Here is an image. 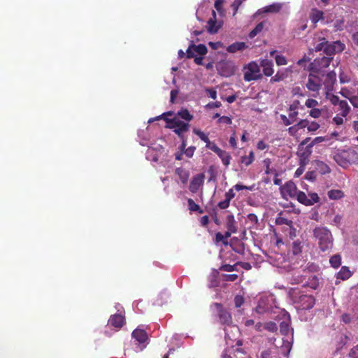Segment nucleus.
Instances as JSON below:
<instances>
[{"mask_svg": "<svg viewBox=\"0 0 358 358\" xmlns=\"http://www.w3.org/2000/svg\"><path fill=\"white\" fill-rule=\"evenodd\" d=\"M196 148L194 146H190L186 148L182 153H184L187 157H192L194 155Z\"/></svg>", "mask_w": 358, "mask_h": 358, "instance_id": "nucleus-54", "label": "nucleus"}, {"mask_svg": "<svg viewBox=\"0 0 358 358\" xmlns=\"http://www.w3.org/2000/svg\"><path fill=\"white\" fill-rule=\"evenodd\" d=\"M193 132L197 135L200 139L203 141H204L205 143L208 141V139L209 138L208 137L207 135H206L204 134V132H203L202 131H201L200 129H193Z\"/></svg>", "mask_w": 358, "mask_h": 358, "instance_id": "nucleus-46", "label": "nucleus"}, {"mask_svg": "<svg viewBox=\"0 0 358 358\" xmlns=\"http://www.w3.org/2000/svg\"><path fill=\"white\" fill-rule=\"evenodd\" d=\"M296 197L299 203L306 206H312L320 201L317 193H309L306 195L303 192L298 191Z\"/></svg>", "mask_w": 358, "mask_h": 358, "instance_id": "nucleus-9", "label": "nucleus"}, {"mask_svg": "<svg viewBox=\"0 0 358 358\" xmlns=\"http://www.w3.org/2000/svg\"><path fill=\"white\" fill-rule=\"evenodd\" d=\"M204 180V175L203 173L194 176L189 184V189L192 193H196L200 187L203 185Z\"/></svg>", "mask_w": 358, "mask_h": 358, "instance_id": "nucleus-12", "label": "nucleus"}, {"mask_svg": "<svg viewBox=\"0 0 358 358\" xmlns=\"http://www.w3.org/2000/svg\"><path fill=\"white\" fill-rule=\"evenodd\" d=\"M321 115H322V110L317 108H312L309 111V115L313 118H318L321 116Z\"/></svg>", "mask_w": 358, "mask_h": 358, "instance_id": "nucleus-50", "label": "nucleus"}, {"mask_svg": "<svg viewBox=\"0 0 358 358\" xmlns=\"http://www.w3.org/2000/svg\"><path fill=\"white\" fill-rule=\"evenodd\" d=\"M282 6L280 3H273L264 8V13H278Z\"/></svg>", "mask_w": 358, "mask_h": 358, "instance_id": "nucleus-37", "label": "nucleus"}, {"mask_svg": "<svg viewBox=\"0 0 358 358\" xmlns=\"http://www.w3.org/2000/svg\"><path fill=\"white\" fill-rule=\"evenodd\" d=\"M176 174L179 177L182 184H186L188 181L189 173L184 168L179 167L176 169Z\"/></svg>", "mask_w": 358, "mask_h": 358, "instance_id": "nucleus-21", "label": "nucleus"}, {"mask_svg": "<svg viewBox=\"0 0 358 358\" xmlns=\"http://www.w3.org/2000/svg\"><path fill=\"white\" fill-rule=\"evenodd\" d=\"M299 303L303 309H310L315 304V299L312 296L301 295L299 296Z\"/></svg>", "mask_w": 358, "mask_h": 358, "instance_id": "nucleus-14", "label": "nucleus"}, {"mask_svg": "<svg viewBox=\"0 0 358 358\" xmlns=\"http://www.w3.org/2000/svg\"><path fill=\"white\" fill-rule=\"evenodd\" d=\"M285 77H286V76H285V73L278 71L274 76L271 77L270 82L271 83L280 82L281 80H283L285 78Z\"/></svg>", "mask_w": 358, "mask_h": 358, "instance_id": "nucleus-40", "label": "nucleus"}, {"mask_svg": "<svg viewBox=\"0 0 358 358\" xmlns=\"http://www.w3.org/2000/svg\"><path fill=\"white\" fill-rule=\"evenodd\" d=\"M350 100L351 104L355 107L358 108V92L357 95H353L350 96H347Z\"/></svg>", "mask_w": 358, "mask_h": 358, "instance_id": "nucleus-55", "label": "nucleus"}, {"mask_svg": "<svg viewBox=\"0 0 358 358\" xmlns=\"http://www.w3.org/2000/svg\"><path fill=\"white\" fill-rule=\"evenodd\" d=\"M302 244L299 240L293 242L291 251L294 255H297L302 252Z\"/></svg>", "mask_w": 358, "mask_h": 358, "instance_id": "nucleus-35", "label": "nucleus"}, {"mask_svg": "<svg viewBox=\"0 0 358 358\" xmlns=\"http://www.w3.org/2000/svg\"><path fill=\"white\" fill-rule=\"evenodd\" d=\"M169 124V127L173 129V131L178 136L179 138H183L184 134L189 129V124L184 122L180 120L178 117L173 119H165Z\"/></svg>", "mask_w": 358, "mask_h": 358, "instance_id": "nucleus-5", "label": "nucleus"}, {"mask_svg": "<svg viewBox=\"0 0 358 358\" xmlns=\"http://www.w3.org/2000/svg\"><path fill=\"white\" fill-rule=\"evenodd\" d=\"M308 125V120L307 119L301 120L296 126L299 129L307 127Z\"/></svg>", "mask_w": 358, "mask_h": 358, "instance_id": "nucleus-63", "label": "nucleus"}, {"mask_svg": "<svg viewBox=\"0 0 358 358\" xmlns=\"http://www.w3.org/2000/svg\"><path fill=\"white\" fill-rule=\"evenodd\" d=\"M276 64L278 66H282L287 64V59L285 57L281 55H277L275 57Z\"/></svg>", "mask_w": 358, "mask_h": 358, "instance_id": "nucleus-47", "label": "nucleus"}, {"mask_svg": "<svg viewBox=\"0 0 358 358\" xmlns=\"http://www.w3.org/2000/svg\"><path fill=\"white\" fill-rule=\"evenodd\" d=\"M351 271L348 266H342L340 271L338 273V278L346 280L351 276Z\"/></svg>", "mask_w": 358, "mask_h": 358, "instance_id": "nucleus-28", "label": "nucleus"}, {"mask_svg": "<svg viewBox=\"0 0 358 358\" xmlns=\"http://www.w3.org/2000/svg\"><path fill=\"white\" fill-rule=\"evenodd\" d=\"M214 19L208 21V31L210 34H215L218 31L219 27L216 26L215 12L213 11Z\"/></svg>", "mask_w": 358, "mask_h": 358, "instance_id": "nucleus-27", "label": "nucleus"}, {"mask_svg": "<svg viewBox=\"0 0 358 358\" xmlns=\"http://www.w3.org/2000/svg\"><path fill=\"white\" fill-rule=\"evenodd\" d=\"M214 306L217 308V315L220 323L222 324L230 325L232 323V317L229 311L223 308L220 303H215Z\"/></svg>", "mask_w": 358, "mask_h": 358, "instance_id": "nucleus-11", "label": "nucleus"}, {"mask_svg": "<svg viewBox=\"0 0 358 358\" xmlns=\"http://www.w3.org/2000/svg\"><path fill=\"white\" fill-rule=\"evenodd\" d=\"M264 162L266 164L265 173L266 174H270V173L273 172L275 176H278V174L276 172V171L275 169H270V160L269 159H266V160H264Z\"/></svg>", "mask_w": 358, "mask_h": 358, "instance_id": "nucleus-53", "label": "nucleus"}, {"mask_svg": "<svg viewBox=\"0 0 358 358\" xmlns=\"http://www.w3.org/2000/svg\"><path fill=\"white\" fill-rule=\"evenodd\" d=\"M242 4L241 0H234V1L231 4V8L234 10V15H235L238 10L239 6Z\"/></svg>", "mask_w": 358, "mask_h": 358, "instance_id": "nucleus-60", "label": "nucleus"}, {"mask_svg": "<svg viewBox=\"0 0 358 358\" xmlns=\"http://www.w3.org/2000/svg\"><path fill=\"white\" fill-rule=\"evenodd\" d=\"M247 47L244 42H236L228 46L227 50L231 53H235L237 51H241Z\"/></svg>", "mask_w": 358, "mask_h": 358, "instance_id": "nucleus-24", "label": "nucleus"}, {"mask_svg": "<svg viewBox=\"0 0 358 358\" xmlns=\"http://www.w3.org/2000/svg\"><path fill=\"white\" fill-rule=\"evenodd\" d=\"M349 357L350 358H358V345L351 349Z\"/></svg>", "mask_w": 358, "mask_h": 358, "instance_id": "nucleus-64", "label": "nucleus"}, {"mask_svg": "<svg viewBox=\"0 0 358 358\" xmlns=\"http://www.w3.org/2000/svg\"><path fill=\"white\" fill-rule=\"evenodd\" d=\"M226 227L230 231H233V233H236L238 231V227L236 225V222L235 220L234 216L232 214L227 215V222H226Z\"/></svg>", "mask_w": 358, "mask_h": 358, "instance_id": "nucleus-19", "label": "nucleus"}, {"mask_svg": "<svg viewBox=\"0 0 358 358\" xmlns=\"http://www.w3.org/2000/svg\"><path fill=\"white\" fill-rule=\"evenodd\" d=\"M274 300L273 296L272 294L266 296L261 298L258 304L255 308V311L259 314H264L266 313H271L273 309V306L271 302Z\"/></svg>", "mask_w": 358, "mask_h": 358, "instance_id": "nucleus-8", "label": "nucleus"}, {"mask_svg": "<svg viewBox=\"0 0 358 358\" xmlns=\"http://www.w3.org/2000/svg\"><path fill=\"white\" fill-rule=\"evenodd\" d=\"M329 263L334 268H338L341 264V256L339 254L333 255L330 259Z\"/></svg>", "mask_w": 358, "mask_h": 358, "instance_id": "nucleus-33", "label": "nucleus"}, {"mask_svg": "<svg viewBox=\"0 0 358 358\" xmlns=\"http://www.w3.org/2000/svg\"><path fill=\"white\" fill-rule=\"evenodd\" d=\"M333 57L323 56L315 58L310 62L308 70L316 73L325 75V90L327 91L332 90L336 81V74L334 71L327 72L325 69L329 66Z\"/></svg>", "mask_w": 358, "mask_h": 358, "instance_id": "nucleus-1", "label": "nucleus"}, {"mask_svg": "<svg viewBox=\"0 0 358 358\" xmlns=\"http://www.w3.org/2000/svg\"><path fill=\"white\" fill-rule=\"evenodd\" d=\"M206 147L212 151H213L215 153H217L221 149L215 143L210 141L208 139V141H207L206 142Z\"/></svg>", "mask_w": 358, "mask_h": 358, "instance_id": "nucleus-43", "label": "nucleus"}, {"mask_svg": "<svg viewBox=\"0 0 358 358\" xmlns=\"http://www.w3.org/2000/svg\"><path fill=\"white\" fill-rule=\"evenodd\" d=\"M217 122L220 124H231L232 123L231 119L228 116H222L220 117Z\"/></svg>", "mask_w": 358, "mask_h": 358, "instance_id": "nucleus-56", "label": "nucleus"}, {"mask_svg": "<svg viewBox=\"0 0 358 358\" xmlns=\"http://www.w3.org/2000/svg\"><path fill=\"white\" fill-rule=\"evenodd\" d=\"M327 43V41L324 38H321L319 43H317L314 47L315 52H320L322 50L324 52Z\"/></svg>", "mask_w": 358, "mask_h": 358, "instance_id": "nucleus-39", "label": "nucleus"}, {"mask_svg": "<svg viewBox=\"0 0 358 358\" xmlns=\"http://www.w3.org/2000/svg\"><path fill=\"white\" fill-rule=\"evenodd\" d=\"M264 328L271 332H275L278 330L277 324L273 322L265 323L264 324Z\"/></svg>", "mask_w": 358, "mask_h": 358, "instance_id": "nucleus-41", "label": "nucleus"}, {"mask_svg": "<svg viewBox=\"0 0 358 358\" xmlns=\"http://www.w3.org/2000/svg\"><path fill=\"white\" fill-rule=\"evenodd\" d=\"M320 124L315 122V121H312V122H309L308 121V125L307 126V129L308 131L310 132H314V131H316L319 128H320Z\"/></svg>", "mask_w": 358, "mask_h": 358, "instance_id": "nucleus-45", "label": "nucleus"}, {"mask_svg": "<svg viewBox=\"0 0 358 358\" xmlns=\"http://www.w3.org/2000/svg\"><path fill=\"white\" fill-rule=\"evenodd\" d=\"M310 19L313 23L316 24L320 20L324 19V13L317 9H313L310 15Z\"/></svg>", "mask_w": 358, "mask_h": 358, "instance_id": "nucleus-25", "label": "nucleus"}, {"mask_svg": "<svg viewBox=\"0 0 358 358\" xmlns=\"http://www.w3.org/2000/svg\"><path fill=\"white\" fill-rule=\"evenodd\" d=\"M334 159L339 166L348 168L358 164V153L352 149L340 150L334 155Z\"/></svg>", "mask_w": 358, "mask_h": 358, "instance_id": "nucleus-3", "label": "nucleus"}, {"mask_svg": "<svg viewBox=\"0 0 358 358\" xmlns=\"http://www.w3.org/2000/svg\"><path fill=\"white\" fill-rule=\"evenodd\" d=\"M282 345L280 348V352L283 354L285 357H287L292 349V343L288 341H282Z\"/></svg>", "mask_w": 358, "mask_h": 358, "instance_id": "nucleus-34", "label": "nucleus"}, {"mask_svg": "<svg viewBox=\"0 0 358 358\" xmlns=\"http://www.w3.org/2000/svg\"><path fill=\"white\" fill-rule=\"evenodd\" d=\"M300 101L299 100H294L289 106V117L292 120H296L298 116V109L299 108Z\"/></svg>", "mask_w": 358, "mask_h": 358, "instance_id": "nucleus-17", "label": "nucleus"}, {"mask_svg": "<svg viewBox=\"0 0 358 358\" xmlns=\"http://www.w3.org/2000/svg\"><path fill=\"white\" fill-rule=\"evenodd\" d=\"M316 177H317V173L314 171H308L306 174H305V179L307 180H309V181H314L315 179H316Z\"/></svg>", "mask_w": 358, "mask_h": 358, "instance_id": "nucleus-51", "label": "nucleus"}, {"mask_svg": "<svg viewBox=\"0 0 358 358\" xmlns=\"http://www.w3.org/2000/svg\"><path fill=\"white\" fill-rule=\"evenodd\" d=\"M192 48L194 51L200 55H205L208 52L206 46L203 44H199L198 45H192Z\"/></svg>", "mask_w": 358, "mask_h": 358, "instance_id": "nucleus-38", "label": "nucleus"}, {"mask_svg": "<svg viewBox=\"0 0 358 358\" xmlns=\"http://www.w3.org/2000/svg\"><path fill=\"white\" fill-rule=\"evenodd\" d=\"M178 117H180L187 122L191 121L193 118V115L190 114L189 110L186 108L181 109L177 113Z\"/></svg>", "mask_w": 358, "mask_h": 358, "instance_id": "nucleus-30", "label": "nucleus"}, {"mask_svg": "<svg viewBox=\"0 0 358 358\" xmlns=\"http://www.w3.org/2000/svg\"><path fill=\"white\" fill-rule=\"evenodd\" d=\"M287 215H289V213L287 212H283V211H281L280 213H279L275 218V224L276 225H287L289 227H292V224H293V222L288 219L287 217Z\"/></svg>", "mask_w": 358, "mask_h": 358, "instance_id": "nucleus-13", "label": "nucleus"}, {"mask_svg": "<svg viewBox=\"0 0 358 358\" xmlns=\"http://www.w3.org/2000/svg\"><path fill=\"white\" fill-rule=\"evenodd\" d=\"M313 235L317 240L319 248L322 252H330L334 245V238L331 231L325 227H317Z\"/></svg>", "mask_w": 358, "mask_h": 358, "instance_id": "nucleus-2", "label": "nucleus"}, {"mask_svg": "<svg viewBox=\"0 0 358 358\" xmlns=\"http://www.w3.org/2000/svg\"><path fill=\"white\" fill-rule=\"evenodd\" d=\"M220 242H222L224 245L228 244V241L224 239V235L220 232H217L215 234V243H218Z\"/></svg>", "mask_w": 358, "mask_h": 358, "instance_id": "nucleus-49", "label": "nucleus"}, {"mask_svg": "<svg viewBox=\"0 0 358 358\" xmlns=\"http://www.w3.org/2000/svg\"><path fill=\"white\" fill-rule=\"evenodd\" d=\"M345 48V45L341 41H336L331 43L327 41L324 49V53L327 55L326 57H332V56L336 53L342 52Z\"/></svg>", "mask_w": 358, "mask_h": 358, "instance_id": "nucleus-10", "label": "nucleus"}, {"mask_svg": "<svg viewBox=\"0 0 358 358\" xmlns=\"http://www.w3.org/2000/svg\"><path fill=\"white\" fill-rule=\"evenodd\" d=\"M350 108L345 100H341L338 102V111L339 112V115L342 117H346L349 112Z\"/></svg>", "mask_w": 358, "mask_h": 358, "instance_id": "nucleus-22", "label": "nucleus"}, {"mask_svg": "<svg viewBox=\"0 0 358 358\" xmlns=\"http://www.w3.org/2000/svg\"><path fill=\"white\" fill-rule=\"evenodd\" d=\"M289 316L287 315V320L282 321L280 324V331L284 336L288 335V334L289 332Z\"/></svg>", "mask_w": 358, "mask_h": 358, "instance_id": "nucleus-29", "label": "nucleus"}, {"mask_svg": "<svg viewBox=\"0 0 358 358\" xmlns=\"http://www.w3.org/2000/svg\"><path fill=\"white\" fill-rule=\"evenodd\" d=\"M233 188L236 191H241L243 189H248L252 191L253 189V186L248 187L241 184H236L233 187Z\"/></svg>", "mask_w": 358, "mask_h": 358, "instance_id": "nucleus-58", "label": "nucleus"}, {"mask_svg": "<svg viewBox=\"0 0 358 358\" xmlns=\"http://www.w3.org/2000/svg\"><path fill=\"white\" fill-rule=\"evenodd\" d=\"M322 85L325 87V75L309 71L306 87L310 92L315 93L313 96L319 94Z\"/></svg>", "mask_w": 358, "mask_h": 358, "instance_id": "nucleus-4", "label": "nucleus"}, {"mask_svg": "<svg viewBox=\"0 0 358 358\" xmlns=\"http://www.w3.org/2000/svg\"><path fill=\"white\" fill-rule=\"evenodd\" d=\"M217 155H218V157L221 159L222 162V164L225 166H228L230 164V162H231V157L229 153H228L227 152H226L225 150H220L217 153Z\"/></svg>", "mask_w": 358, "mask_h": 358, "instance_id": "nucleus-26", "label": "nucleus"}, {"mask_svg": "<svg viewBox=\"0 0 358 358\" xmlns=\"http://www.w3.org/2000/svg\"><path fill=\"white\" fill-rule=\"evenodd\" d=\"M264 24L263 22L258 23L256 27L250 32L249 37L253 38L258 34H259L264 29Z\"/></svg>", "mask_w": 358, "mask_h": 358, "instance_id": "nucleus-36", "label": "nucleus"}, {"mask_svg": "<svg viewBox=\"0 0 358 358\" xmlns=\"http://www.w3.org/2000/svg\"><path fill=\"white\" fill-rule=\"evenodd\" d=\"M280 119L282 120L284 124L286 126L290 125L296 121V120H291V118L289 117H287L285 115H280Z\"/></svg>", "mask_w": 358, "mask_h": 358, "instance_id": "nucleus-57", "label": "nucleus"}, {"mask_svg": "<svg viewBox=\"0 0 358 358\" xmlns=\"http://www.w3.org/2000/svg\"><path fill=\"white\" fill-rule=\"evenodd\" d=\"M206 147L212 151H213L215 153H217L221 149L215 143L210 141L208 139V141H207L206 142Z\"/></svg>", "mask_w": 358, "mask_h": 358, "instance_id": "nucleus-44", "label": "nucleus"}, {"mask_svg": "<svg viewBox=\"0 0 358 358\" xmlns=\"http://www.w3.org/2000/svg\"><path fill=\"white\" fill-rule=\"evenodd\" d=\"M132 336L140 343H143L148 339V335L144 330L135 329L132 333Z\"/></svg>", "mask_w": 358, "mask_h": 358, "instance_id": "nucleus-20", "label": "nucleus"}, {"mask_svg": "<svg viewBox=\"0 0 358 358\" xmlns=\"http://www.w3.org/2000/svg\"><path fill=\"white\" fill-rule=\"evenodd\" d=\"M255 160V154L252 150L249 152L248 156H242L241 161V163L244 164L246 166L250 165Z\"/></svg>", "mask_w": 358, "mask_h": 358, "instance_id": "nucleus-31", "label": "nucleus"}, {"mask_svg": "<svg viewBox=\"0 0 358 358\" xmlns=\"http://www.w3.org/2000/svg\"><path fill=\"white\" fill-rule=\"evenodd\" d=\"M327 196L331 200H339L345 196V193L341 189H330L327 192Z\"/></svg>", "mask_w": 358, "mask_h": 358, "instance_id": "nucleus-23", "label": "nucleus"}, {"mask_svg": "<svg viewBox=\"0 0 358 358\" xmlns=\"http://www.w3.org/2000/svg\"><path fill=\"white\" fill-rule=\"evenodd\" d=\"M229 203H230V201H229L228 199H227L225 198L224 200L221 201L217 203V206L220 209H226L229 206Z\"/></svg>", "mask_w": 358, "mask_h": 358, "instance_id": "nucleus-59", "label": "nucleus"}, {"mask_svg": "<svg viewBox=\"0 0 358 358\" xmlns=\"http://www.w3.org/2000/svg\"><path fill=\"white\" fill-rule=\"evenodd\" d=\"M319 105L317 100L314 99H308L305 102V106L308 108H315Z\"/></svg>", "mask_w": 358, "mask_h": 358, "instance_id": "nucleus-42", "label": "nucleus"}, {"mask_svg": "<svg viewBox=\"0 0 358 358\" xmlns=\"http://www.w3.org/2000/svg\"><path fill=\"white\" fill-rule=\"evenodd\" d=\"M124 322V318L121 314L111 315L108 323L116 328H121Z\"/></svg>", "mask_w": 358, "mask_h": 358, "instance_id": "nucleus-16", "label": "nucleus"}, {"mask_svg": "<svg viewBox=\"0 0 358 358\" xmlns=\"http://www.w3.org/2000/svg\"><path fill=\"white\" fill-rule=\"evenodd\" d=\"M325 141V138L323 137V136H317L316 138H315L310 144H308V146H310V148H312L313 147L314 145L315 144H317L319 143H322L323 141Z\"/></svg>", "mask_w": 358, "mask_h": 358, "instance_id": "nucleus-61", "label": "nucleus"}, {"mask_svg": "<svg viewBox=\"0 0 358 358\" xmlns=\"http://www.w3.org/2000/svg\"><path fill=\"white\" fill-rule=\"evenodd\" d=\"M188 209L190 211L199 212V213H203V210L201 208V207L196 204L192 199H187Z\"/></svg>", "mask_w": 358, "mask_h": 358, "instance_id": "nucleus-32", "label": "nucleus"}, {"mask_svg": "<svg viewBox=\"0 0 358 358\" xmlns=\"http://www.w3.org/2000/svg\"><path fill=\"white\" fill-rule=\"evenodd\" d=\"M260 65L263 69V73L266 76H271L273 73V63L271 60L267 59H262Z\"/></svg>", "mask_w": 358, "mask_h": 358, "instance_id": "nucleus-15", "label": "nucleus"}, {"mask_svg": "<svg viewBox=\"0 0 358 358\" xmlns=\"http://www.w3.org/2000/svg\"><path fill=\"white\" fill-rule=\"evenodd\" d=\"M236 264L230 265V264H223L220 267V270L227 272H231L236 270Z\"/></svg>", "mask_w": 358, "mask_h": 358, "instance_id": "nucleus-52", "label": "nucleus"}, {"mask_svg": "<svg viewBox=\"0 0 358 358\" xmlns=\"http://www.w3.org/2000/svg\"><path fill=\"white\" fill-rule=\"evenodd\" d=\"M245 302V299L241 295H236L234 298V304L236 308H240Z\"/></svg>", "mask_w": 358, "mask_h": 358, "instance_id": "nucleus-48", "label": "nucleus"}, {"mask_svg": "<svg viewBox=\"0 0 358 358\" xmlns=\"http://www.w3.org/2000/svg\"><path fill=\"white\" fill-rule=\"evenodd\" d=\"M309 139V138H307L303 140L299 147L297 155L299 158V164H301V166H306L308 164L310 161V157L312 154V148L310 146H304L308 143Z\"/></svg>", "mask_w": 358, "mask_h": 358, "instance_id": "nucleus-6", "label": "nucleus"}, {"mask_svg": "<svg viewBox=\"0 0 358 358\" xmlns=\"http://www.w3.org/2000/svg\"><path fill=\"white\" fill-rule=\"evenodd\" d=\"M262 78L259 66L255 62H252L248 65V70L244 73V80L245 81L257 80Z\"/></svg>", "mask_w": 358, "mask_h": 358, "instance_id": "nucleus-7", "label": "nucleus"}, {"mask_svg": "<svg viewBox=\"0 0 358 358\" xmlns=\"http://www.w3.org/2000/svg\"><path fill=\"white\" fill-rule=\"evenodd\" d=\"M235 192L234 189L232 187L228 190L224 194V197L228 199L229 201H231L232 199L235 197Z\"/></svg>", "mask_w": 358, "mask_h": 358, "instance_id": "nucleus-62", "label": "nucleus"}, {"mask_svg": "<svg viewBox=\"0 0 358 358\" xmlns=\"http://www.w3.org/2000/svg\"><path fill=\"white\" fill-rule=\"evenodd\" d=\"M282 190L285 193L287 194L290 197L296 196L298 191L296 186L292 182H287L282 187Z\"/></svg>", "mask_w": 358, "mask_h": 358, "instance_id": "nucleus-18", "label": "nucleus"}]
</instances>
